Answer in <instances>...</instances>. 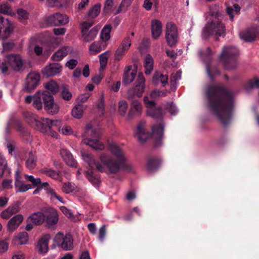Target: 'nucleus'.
Returning a JSON list of instances; mask_svg holds the SVG:
<instances>
[{
	"instance_id": "1",
	"label": "nucleus",
	"mask_w": 259,
	"mask_h": 259,
	"mask_svg": "<svg viewBox=\"0 0 259 259\" xmlns=\"http://www.w3.org/2000/svg\"><path fill=\"white\" fill-rule=\"evenodd\" d=\"M206 96L210 112L224 126L228 125L232 118L234 108L233 92L217 83L207 86Z\"/></svg>"
},
{
	"instance_id": "2",
	"label": "nucleus",
	"mask_w": 259,
	"mask_h": 259,
	"mask_svg": "<svg viewBox=\"0 0 259 259\" xmlns=\"http://www.w3.org/2000/svg\"><path fill=\"white\" fill-rule=\"evenodd\" d=\"M45 88L46 91H39L36 93L33 107L40 110L44 104V109L48 113L55 115L59 112L60 107L57 103L55 102L53 95L59 91V85L56 82L51 80L46 83Z\"/></svg>"
},
{
	"instance_id": "3",
	"label": "nucleus",
	"mask_w": 259,
	"mask_h": 259,
	"mask_svg": "<svg viewBox=\"0 0 259 259\" xmlns=\"http://www.w3.org/2000/svg\"><path fill=\"white\" fill-rule=\"evenodd\" d=\"M144 102L148 108L147 115L153 118L160 120L159 123L152 126V136L154 139V145L158 147L162 145L163 137L164 124L161 120L163 116L162 110L161 107H156L155 102L153 100L150 101L147 96L144 97Z\"/></svg>"
},
{
	"instance_id": "4",
	"label": "nucleus",
	"mask_w": 259,
	"mask_h": 259,
	"mask_svg": "<svg viewBox=\"0 0 259 259\" xmlns=\"http://www.w3.org/2000/svg\"><path fill=\"white\" fill-rule=\"evenodd\" d=\"M109 149L117 160L111 159L105 154H102L100 157L101 161L109 168L110 172L117 173L120 169L131 170V166L127 164L121 148L115 143L109 144Z\"/></svg>"
},
{
	"instance_id": "5",
	"label": "nucleus",
	"mask_w": 259,
	"mask_h": 259,
	"mask_svg": "<svg viewBox=\"0 0 259 259\" xmlns=\"http://www.w3.org/2000/svg\"><path fill=\"white\" fill-rule=\"evenodd\" d=\"M136 82L137 85L127 92V99L131 101L132 105L128 115L129 118L139 115L141 112V104L136 98L142 96L145 89V79L142 72L139 73Z\"/></svg>"
},
{
	"instance_id": "6",
	"label": "nucleus",
	"mask_w": 259,
	"mask_h": 259,
	"mask_svg": "<svg viewBox=\"0 0 259 259\" xmlns=\"http://www.w3.org/2000/svg\"><path fill=\"white\" fill-rule=\"evenodd\" d=\"M82 157L90 167V168L85 171V176L94 186H98L100 183V175L99 171H104V167L97 161L91 154L84 153L82 154Z\"/></svg>"
},
{
	"instance_id": "7",
	"label": "nucleus",
	"mask_w": 259,
	"mask_h": 259,
	"mask_svg": "<svg viewBox=\"0 0 259 259\" xmlns=\"http://www.w3.org/2000/svg\"><path fill=\"white\" fill-rule=\"evenodd\" d=\"M24 63L21 56L18 54H12L5 57L0 62V69L3 74L8 73L9 68L11 67L16 71L23 69Z\"/></svg>"
},
{
	"instance_id": "8",
	"label": "nucleus",
	"mask_w": 259,
	"mask_h": 259,
	"mask_svg": "<svg viewBox=\"0 0 259 259\" xmlns=\"http://www.w3.org/2000/svg\"><path fill=\"white\" fill-rule=\"evenodd\" d=\"M238 50L235 47H224L220 55V61L227 69L235 68L237 64Z\"/></svg>"
},
{
	"instance_id": "9",
	"label": "nucleus",
	"mask_w": 259,
	"mask_h": 259,
	"mask_svg": "<svg viewBox=\"0 0 259 259\" xmlns=\"http://www.w3.org/2000/svg\"><path fill=\"white\" fill-rule=\"evenodd\" d=\"M85 135L90 138H85L83 142L96 150H102L104 148V145L100 142L99 139L101 133L100 129L94 128L91 124L87 125L85 131Z\"/></svg>"
},
{
	"instance_id": "10",
	"label": "nucleus",
	"mask_w": 259,
	"mask_h": 259,
	"mask_svg": "<svg viewBox=\"0 0 259 259\" xmlns=\"http://www.w3.org/2000/svg\"><path fill=\"white\" fill-rule=\"evenodd\" d=\"M226 35V27L225 25L218 20H212L207 23L203 28L202 37L203 39H207L211 35L217 37L224 36Z\"/></svg>"
},
{
	"instance_id": "11",
	"label": "nucleus",
	"mask_w": 259,
	"mask_h": 259,
	"mask_svg": "<svg viewBox=\"0 0 259 259\" xmlns=\"http://www.w3.org/2000/svg\"><path fill=\"white\" fill-rule=\"evenodd\" d=\"M201 57L206 62V71L207 75L211 81H213L214 77L220 74V71L217 67L212 68L210 57L212 52L210 48H207L205 51H200Z\"/></svg>"
},
{
	"instance_id": "12",
	"label": "nucleus",
	"mask_w": 259,
	"mask_h": 259,
	"mask_svg": "<svg viewBox=\"0 0 259 259\" xmlns=\"http://www.w3.org/2000/svg\"><path fill=\"white\" fill-rule=\"evenodd\" d=\"M165 39L170 47L176 46L179 40V34L176 25L172 22H168L166 26Z\"/></svg>"
},
{
	"instance_id": "13",
	"label": "nucleus",
	"mask_w": 259,
	"mask_h": 259,
	"mask_svg": "<svg viewBox=\"0 0 259 259\" xmlns=\"http://www.w3.org/2000/svg\"><path fill=\"white\" fill-rule=\"evenodd\" d=\"M40 80V74L34 72H30L27 76L24 84L23 90L30 93L38 85Z\"/></svg>"
},
{
	"instance_id": "14",
	"label": "nucleus",
	"mask_w": 259,
	"mask_h": 259,
	"mask_svg": "<svg viewBox=\"0 0 259 259\" xmlns=\"http://www.w3.org/2000/svg\"><path fill=\"white\" fill-rule=\"evenodd\" d=\"M58 246H60L64 250H70L73 249V239L71 234H67L65 236L63 234H58L55 239Z\"/></svg>"
},
{
	"instance_id": "15",
	"label": "nucleus",
	"mask_w": 259,
	"mask_h": 259,
	"mask_svg": "<svg viewBox=\"0 0 259 259\" xmlns=\"http://www.w3.org/2000/svg\"><path fill=\"white\" fill-rule=\"evenodd\" d=\"M13 31L12 24L0 16V38H7Z\"/></svg>"
},
{
	"instance_id": "16",
	"label": "nucleus",
	"mask_w": 259,
	"mask_h": 259,
	"mask_svg": "<svg viewBox=\"0 0 259 259\" xmlns=\"http://www.w3.org/2000/svg\"><path fill=\"white\" fill-rule=\"evenodd\" d=\"M61 124L59 120H50L49 118H42V124L40 132L51 134L54 131V128H57Z\"/></svg>"
},
{
	"instance_id": "17",
	"label": "nucleus",
	"mask_w": 259,
	"mask_h": 259,
	"mask_svg": "<svg viewBox=\"0 0 259 259\" xmlns=\"http://www.w3.org/2000/svg\"><path fill=\"white\" fill-rule=\"evenodd\" d=\"M131 46V39L130 36H127L123 40L121 45L117 49L115 53V59L120 60L129 49Z\"/></svg>"
},
{
	"instance_id": "18",
	"label": "nucleus",
	"mask_w": 259,
	"mask_h": 259,
	"mask_svg": "<svg viewBox=\"0 0 259 259\" xmlns=\"http://www.w3.org/2000/svg\"><path fill=\"white\" fill-rule=\"evenodd\" d=\"M24 116L27 122L32 126H34L36 130L40 132L42 124V118L40 120L38 119L37 116L30 112H26L24 113Z\"/></svg>"
},
{
	"instance_id": "19",
	"label": "nucleus",
	"mask_w": 259,
	"mask_h": 259,
	"mask_svg": "<svg viewBox=\"0 0 259 259\" xmlns=\"http://www.w3.org/2000/svg\"><path fill=\"white\" fill-rule=\"evenodd\" d=\"M240 37L246 41H252L259 36V27H251L240 33Z\"/></svg>"
},
{
	"instance_id": "20",
	"label": "nucleus",
	"mask_w": 259,
	"mask_h": 259,
	"mask_svg": "<svg viewBox=\"0 0 259 259\" xmlns=\"http://www.w3.org/2000/svg\"><path fill=\"white\" fill-rule=\"evenodd\" d=\"M21 204V202L19 201L15 202L1 212V217L5 219H8L13 214L18 212L20 211Z\"/></svg>"
},
{
	"instance_id": "21",
	"label": "nucleus",
	"mask_w": 259,
	"mask_h": 259,
	"mask_svg": "<svg viewBox=\"0 0 259 259\" xmlns=\"http://www.w3.org/2000/svg\"><path fill=\"white\" fill-rule=\"evenodd\" d=\"M135 135L138 140L141 142L146 141L151 136L150 133L145 129L144 121H140L138 124Z\"/></svg>"
},
{
	"instance_id": "22",
	"label": "nucleus",
	"mask_w": 259,
	"mask_h": 259,
	"mask_svg": "<svg viewBox=\"0 0 259 259\" xmlns=\"http://www.w3.org/2000/svg\"><path fill=\"white\" fill-rule=\"evenodd\" d=\"M62 66L59 63H55L47 66L43 70V74L48 76H53L62 71Z\"/></svg>"
},
{
	"instance_id": "23",
	"label": "nucleus",
	"mask_w": 259,
	"mask_h": 259,
	"mask_svg": "<svg viewBox=\"0 0 259 259\" xmlns=\"http://www.w3.org/2000/svg\"><path fill=\"white\" fill-rule=\"evenodd\" d=\"M72 51V48L69 46H63L60 48L52 56L54 61H60Z\"/></svg>"
},
{
	"instance_id": "24",
	"label": "nucleus",
	"mask_w": 259,
	"mask_h": 259,
	"mask_svg": "<svg viewBox=\"0 0 259 259\" xmlns=\"http://www.w3.org/2000/svg\"><path fill=\"white\" fill-rule=\"evenodd\" d=\"M161 164V159L159 157L150 156L146 161V167L150 171H155Z\"/></svg>"
},
{
	"instance_id": "25",
	"label": "nucleus",
	"mask_w": 259,
	"mask_h": 259,
	"mask_svg": "<svg viewBox=\"0 0 259 259\" xmlns=\"http://www.w3.org/2000/svg\"><path fill=\"white\" fill-rule=\"evenodd\" d=\"M137 74V70L132 69V66H128L125 70L123 75L122 82L128 84L134 80Z\"/></svg>"
},
{
	"instance_id": "26",
	"label": "nucleus",
	"mask_w": 259,
	"mask_h": 259,
	"mask_svg": "<svg viewBox=\"0 0 259 259\" xmlns=\"http://www.w3.org/2000/svg\"><path fill=\"white\" fill-rule=\"evenodd\" d=\"M162 25L161 22L156 19L152 20L151 33L153 39H156L159 37L162 33Z\"/></svg>"
},
{
	"instance_id": "27",
	"label": "nucleus",
	"mask_w": 259,
	"mask_h": 259,
	"mask_svg": "<svg viewBox=\"0 0 259 259\" xmlns=\"http://www.w3.org/2000/svg\"><path fill=\"white\" fill-rule=\"evenodd\" d=\"M99 30V29L96 26L90 30H81L83 40L86 42H90L93 40L96 37Z\"/></svg>"
},
{
	"instance_id": "28",
	"label": "nucleus",
	"mask_w": 259,
	"mask_h": 259,
	"mask_svg": "<svg viewBox=\"0 0 259 259\" xmlns=\"http://www.w3.org/2000/svg\"><path fill=\"white\" fill-rule=\"evenodd\" d=\"M23 220V216L21 214H17L10 220L8 224V229L9 231L13 232L16 229Z\"/></svg>"
},
{
	"instance_id": "29",
	"label": "nucleus",
	"mask_w": 259,
	"mask_h": 259,
	"mask_svg": "<svg viewBox=\"0 0 259 259\" xmlns=\"http://www.w3.org/2000/svg\"><path fill=\"white\" fill-rule=\"evenodd\" d=\"M60 154L67 165L71 166H76V162L69 150L62 149L60 151Z\"/></svg>"
},
{
	"instance_id": "30",
	"label": "nucleus",
	"mask_w": 259,
	"mask_h": 259,
	"mask_svg": "<svg viewBox=\"0 0 259 259\" xmlns=\"http://www.w3.org/2000/svg\"><path fill=\"white\" fill-rule=\"evenodd\" d=\"M45 220V216L44 214L40 211L35 212L28 218V222H32L36 225L42 224Z\"/></svg>"
},
{
	"instance_id": "31",
	"label": "nucleus",
	"mask_w": 259,
	"mask_h": 259,
	"mask_svg": "<svg viewBox=\"0 0 259 259\" xmlns=\"http://www.w3.org/2000/svg\"><path fill=\"white\" fill-rule=\"evenodd\" d=\"M168 76L163 75L159 72H156L154 74L152 82L154 84H158L161 83L163 87H165L167 84Z\"/></svg>"
},
{
	"instance_id": "32",
	"label": "nucleus",
	"mask_w": 259,
	"mask_h": 259,
	"mask_svg": "<svg viewBox=\"0 0 259 259\" xmlns=\"http://www.w3.org/2000/svg\"><path fill=\"white\" fill-rule=\"evenodd\" d=\"M41 171L43 174L52 179L61 181L62 180V176L59 170L56 171L49 168H44Z\"/></svg>"
},
{
	"instance_id": "33",
	"label": "nucleus",
	"mask_w": 259,
	"mask_h": 259,
	"mask_svg": "<svg viewBox=\"0 0 259 259\" xmlns=\"http://www.w3.org/2000/svg\"><path fill=\"white\" fill-rule=\"evenodd\" d=\"M45 218L46 223L49 226L56 224L59 220L58 213L54 209H52Z\"/></svg>"
},
{
	"instance_id": "34",
	"label": "nucleus",
	"mask_w": 259,
	"mask_h": 259,
	"mask_svg": "<svg viewBox=\"0 0 259 259\" xmlns=\"http://www.w3.org/2000/svg\"><path fill=\"white\" fill-rule=\"evenodd\" d=\"M11 173V169L8 168L7 162L4 156L0 155V179L3 178L4 175Z\"/></svg>"
},
{
	"instance_id": "35",
	"label": "nucleus",
	"mask_w": 259,
	"mask_h": 259,
	"mask_svg": "<svg viewBox=\"0 0 259 259\" xmlns=\"http://www.w3.org/2000/svg\"><path fill=\"white\" fill-rule=\"evenodd\" d=\"M145 68V73L149 74L153 69V59L150 54H147L146 56L144 64Z\"/></svg>"
},
{
	"instance_id": "36",
	"label": "nucleus",
	"mask_w": 259,
	"mask_h": 259,
	"mask_svg": "<svg viewBox=\"0 0 259 259\" xmlns=\"http://www.w3.org/2000/svg\"><path fill=\"white\" fill-rule=\"evenodd\" d=\"M49 237L48 236H45L42 237L38 241L39 251L41 253H46L48 252L49 247Z\"/></svg>"
},
{
	"instance_id": "37",
	"label": "nucleus",
	"mask_w": 259,
	"mask_h": 259,
	"mask_svg": "<svg viewBox=\"0 0 259 259\" xmlns=\"http://www.w3.org/2000/svg\"><path fill=\"white\" fill-rule=\"evenodd\" d=\"M244 87L247 91L252 90L253 89H258L259 88V78L254 76L253 78L249 79L247 81L245 84Z\"/></svg>"
},
{
	"instance_id": "38",
	"label": "nucleus",
	"mask_w": 259,
	"mask_h": 259,
	"mask_svg": "<svg viewBox=\"0 0 259 259\" xmlns=\"http://www.w3.org/2000/svg\"><path fill=\"white\" fill-rule=\"evenodd\" d=\"M102 42L101 41H94L89 47V51L92 55H96L105 49L102 47Z\"/></svg>"
},
{
	"instance_id": "39",
	"label": "nucleus",
	"mask_w": 259,
	"mask_h": 259,
	"mask_svg": "<svg viewBox=\"0 0 259 259\" xmlns=\"http://www.w3.org/2000/svg\"><path fill=\"white\" fill-rule=\"evenodd\" d=\"M240 11V7L237 4L233 5V7H227L226 9V12L229 16L231 21L234 20V17L235 14L238 15L239 14Z\"/></svg>"
},
{
	"instance_id": "40",
	"label": "nucleus",
	"mask_w": 259,
	"mask_h": 259,
	"mask_svg": "<svg viewBox=\"0 0 259 259\" xmlns=\"http://www.w3.org/2000/svg\"><path fill=\"white\" fill-rule=\"evenodd\" d=\"M222 8L219 5H214L209 7V13L211 16L219 18L222 16Z\"/></svg>"
},
{
	"instance_id": "41",
	"label": "nucleus",
	"mask_w": 259,
	"mask_h": 259,
	"mask_svg": "<svg viewBox=\"0 0 259 259\" xmlns=\"http://www.w3.org/2000/svg\"><path fill=\"white\" fill-rule=\"evenodd\" d=\"M101 5L97 4L88 11L87 16L91 19H93L98 16L100 12Z\"/></svg>"
},
{
	"instance_id": "42",
	"label": "nucleus",
	"mask_w": 259,
	"mask_h": 259,
	"mask_svg": "<svg viewBox=\"0 0 259 259\" xmlns=\"http://www.w3.org/2000/svg\"><path fill=\"white\" fill-rule=\"evenodd\" d=\"M36 156L32 152H29V157L26 161V167L30 169L34 168L36 165Z\"/></svg>"
},
{
	"instance_id": "43",
	"label": "nucleus",
	"mask_w": 259,
	"mask_h": 259,
	"mask_svg": "<svg viewBox=\"0 0 259 259\" xmlns=\"http://www.w3.org/2000/svg\"><path fill=\"white\" fill-rule=\"evenodd\" d=\"M111 28L110 25H106L103 27L100 35V37L103 41H106L110 39Z\"/></svg>"
},
{
	"instance_id": "44",
	"label": "nucleus",
	"mask_w": 259,
	"mask_h": 259,
	"mask_svg": "<svg viewBox=\"0 0 259 259\" xmlns=\"http://www.w3.org/2000/svg\"><path fill=\"white\" fill-rule=\"evenodd\" d=\"M71 113L74 118L80 119L83 115V107L82 104H78L73 107Z\"/></svg>"
},
{
	"instance_id": "45",
	"label": "nucleus",
	"mask_w": 259,
	"mask_h": 259,
	"mask_svg": "<svg viewBox=\"0 0 259 259\" xmlns=\"http://www.w3.org/2000/svg\"><path fill=\"white\" fill-rule=\"evenodd\" d=\"M15 187L17 192H25L31 188L30 184H24L21 181L15 183Z\"/></svg>"
},
{
	"instance_id": "46",
	"label": "nucleus",
	"mask_w": 259,
	"mask_h": 259,
	"mask_svg": "<svg viewBox=\"0 0 259 259\" xmlns=\"http://www.w3.org/2000/svg\"><path fill=\"white\" fill-rule=\"evenodd\" d=\"M15 128L23 136H28L30 134L28 130L20 121H16L15 122Z\"/></svg>"
},
{
	"instance_id": "47",
	"label": "nucleus",
	"mask_w": 259,
	"mask_h": 259,
	"mask_svg": "<svg viewBox=\"0 0 259 259\" xmlns=\"http://www.w3.org/2000/svg\"><path fill=\"white\" fill-rule=\"evenodd\" d=\"M57 15L56 13L46 18L45 21L48 26H59Z\"/></svg>"
},
{
	"instance_id": "48",
	"label": "nucleus",
	"mask_w": 259,
	"mask_h": 259,
	"mask_svg": "<svg viewBox=\"0 0 259 259\" xmlns=\"http://www.w3.org/2000/svg\"><path fill=\"white\" fill-rule=\"evenodd\" d=\"M0 13L11 16L14 15L11 7L7 3H3L0 5Z\"/></svg>"
},
{
	"instance_id": "49",
	"label": "nucleus",
	"mask_w": 259,
	"mask_h": 259,
	"mask_svg": "<svg viewBox=\"0 0 259 259\" xmlns=\"http://www.w3.org/2000/svg\"><path fill=\"white\" fill-rule=\"evenodd\" d=\"M61 96L62 99L65 101H69L71 99L72 95L66 87H63L61 91Z\"/></svg>"
},
{
	"instance_id": "50",
	"label": "nucleus",
	"mask_w": 259,
	"mask_h": 259,
	"mask_svg": "<svg viewBox=\"0 0 259 259\" xmlns=\"http://www.w3.org/2000/svg\"><path fill=\"white\" fill-rule=\"evenodd\" d=\"M57 16L59 25H64L68 23L69 18L66 15L57 13Z\"/></svg>"
},
{
	"instance_id": "51",
	"label": "nucleus",
	"mask_w": 259,
	"mask_h": 259,
	"mask_svg": "<svg viewBox=\"0 0 259 259\" xmlns=\"http://www.w3.org/2000/svg\"><path fill=\"white\" fill-rule=\"evenodd\" d=\"M130 5L131 4H130V2L125 1V0H122L115 14H119L122 12H125Z\"/></svg>"
},
{
	"instance_id": "52",
	"label": "nucleus",
	"mask_w": 259,
	"mask_h": 259,
	"mask_svg": "<svg viewBox=\"0 0 259 259\" xmlns=\"http://www.w3.org/2000/svg\"><path fill=\"white\" fill-rule=\"evenodd\" d=\"M25 179L27 181L30 182L33 187H38L41 184V180L40 178H35L32 176H25Z\"/></svg>"
},
{
	"instance_id": "53",
	"label": "nucleus",
	"mask_w": 259,
	"mask_h": 259,
	"mask_svg": "<svg viewBox=\"0 0 259 259\" xmlns=\"http://www.w3.org/2000/svg\"><path fill=\"white\" fill-rule=\"evenodd\" d=\"M127 108V104L124 101H121L118 104V110L120 114L122 116L125 115Z\"/></svg>"
},
{
	"instance_id": "54",
	"label": "nucleus",
	"mask_w": 259,
	"mask_h": 259,
	"mask_svg": "<svg viewBox=\"0 0 259 259\" xmlns=\"http://www.w3.org/2000/svg\"><path fill=\"white\" fill-rule=\"evenodd\" d=\"M18 237L21 244H25L28 239V234L26 232H22L18 235Z\"/></svg>"
},
{
	"instance_id": "55",
	"label": "nucleus",
	"mask_w": 259,
	"mask_h": 259,
	"mask_svg": "<svg viewBox=\"0 0 259 259\" xmlns=\"http://www.w3.org/2000/svg\"><path fill=\"white\" fill-rule=\"evenodd\" d=\"M12 182L11 179H5L2 183V186L4 189H11L13 188Z\"/></svg>"
},
{
	"instance_id": "56",
	"label": "nucleus",
	"mask_w": 259,
	"mask_h": 259,
	"mask_svg": "<svg viewBox=\"0 0 259 259\" xmlns=\"http://www.w3.org/2000/svg\"><path fill=\"white\" fill-rule=\"evenodd\" d=\"M113 6V0H106L104 8V12L108 13L111 11Z\"/></svg>"
},
{
	"instance_id": "57",
	"label": "nucleus",
	"mask_w": 259,
	"mask_h": 259,
	"mask_svg": "<svg viewBox=\"0 0 259 259\" xmlns=\"http://www.w3.org/2000/svg\"><path fill=\"white\" fill-rule=\"evenodd\" d=\"M62 191L66 194L71 193L74 190V187L70 183H64L62 186Z\"/></svg>"
},
{
	"instance_id": "58",
	"label": "nucleus",
	"mask_w": 259,
	"mask_h": 259,
	"mask_svg": "<svg viewBox=\"0 0 259 259\" xmlns=\"http://www.w3.org/2000/svg\"><path fill=\"white\" fill-rule=\"evenodd\" d=\"M108 52H105L99 56L100 65L102 66H106L108 60Z\"/></svg>"
},
{
	"instance_id": "59",
	"label": "nucleus",
	"mask_w": 259,
	"mask_h": 259,
	"mask_svg": "<svg viewBox=\"0 0 259 259\" xmlns=\"http://www.w3.org/2000/svg\"><path fill=\"white\" fill-rule=\"evenodd\" d=\"M78 61L76 60L72 59L66 62L65 66L69 69L73 70L76 67Z\"/></svg>"
},
{
	"instance_id": "60",
	"label": "nucleus",
	"mask_w": 259,
	"mask_h": 259,
	"mask_svg": "<svg viewBox=\"0 0 259 259\" xmlns=\"http://www.w3.org/2000/svg\"><path fill=\"white\" fill-rule=\"evenodd\" d=\"M47 194L51 195V199L52 198V197H54L56 198L60 202L63 203V200L62 198L60 196L58 195L57 193L55 192L54 189H53L52 188H49V189L48 190Z\"/></svg>"
},
{
	"instance_id": "61",
	"label": "nucleus",
	"mask_w": 259,
	"mask_h": 259,
	"mask_svg": "<svg viewBox=\"0 0 259 259\" xmlns=\"http://www.w3.org/2000/svg\"><path fill=\"white\" fill-rule=\"evenodd\" d=\"M17 14L19 18L21 20H24L27 18L28 16L26 11L22 9H19L17 10Z\"/></svg>"
},
{
	"instance_id": "62",
	"label": "nucleus",
	"mask_w": 259,
	"mask_h": 259,
	"mask_svg": "<svg viewBox=\"0 0 259 259\" xmlns=\"http://www.w3.org/2000/svg\"><path fill=\"white\" fill-rule=\"evenodd\" d=\"M94 21H84L81 24V30H89L94 24Z\"/></svg>"
},
{
	"instance_id": "63",
	"label": "nucleus",
	"mask_w": 259,
	"mask_h": 259,
	"mask_svg": "<svg viewBox=\"0 0 259 259\" xmlns=\"http://www.w3.org/2000/svg\"><path fill=\"white\" fill-rule=\"evenodd\" d=\"M106 230L105 225L102 226L99 229V239L100 241H103L106 235Z\"/></svg>"
},
{
	"instance_id": "64",
	"label": "nucleus",
	"mask_w": 259,
	"mask_h": 259,
	"mask_svg": "<svg viewBox=\"0 0 259 259\" xmlns=\"http://www.w3.org/2000/svg\"><path fill=\"white\" fill-rule=\"evenodd\" d=\"M167 109L168 111L170 113L171 115H175L177 113V109L175 105L173 103V102L168 103L167 104Z\"/></svg>"
}]
</instances>
